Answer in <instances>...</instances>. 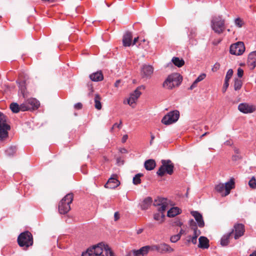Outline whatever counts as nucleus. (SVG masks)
I'll list each match as a JSON object with an SVG mask.
<instances>
[{
  "mask_svg": "<svg viewBox=\"0 0 256 256\" xmlns=\"http://www.w3.org/2000/svg\"><path fill=\"white\" fill-rule=\"evenodd\" d=\"M82 256H115L110 248L107 244L102 242L98 244L88 248L83 252Z\"/></svg>",
  "mask_w": 256,
  "mask_h": 256,
  "instance_id": "1",
  "label": "nucleus"
},
{
  "mask_svg": "<svg viewBox=\"0 0 256 256\" xmlns=\"http://www.w3.org/2000/svg\"><path fill=\"white\" fill-rule=\"evenodd\" d=\"M210 27L212 30L217 34L224 32L226 28V20L222 15L214 14L210 19Z\"/></svg>",
  "mask_w": 256,
  "mask_h": 256,
  "instance_id": "2",
  "label": "nucleus"
},
{
  "mask_svg": "<svg viewBox=\"0 0 256 256\" xmlns=\"http://www.w3.org/2000/svg\"><path fill=\"white\" fill-rule=\"evenodd\" d=\"M18 243L20 247L27 248L33 244L32 234L28 231L22 232L18 238Z\"/></svg>",
  "mask_w": 256,
  "mask_h": 256,
  "instance_id": "3",
  "label": "nucleus"
},
{
  "mask_svg": "<svg viewBox=\"0 0 256 256\" xmlns=\"http://www.w3.org/2000/svg\"><path fill=\"white\" fill-rule=\"evenodd\" d=\"M73 194L70 193L60 200L58 204V211L60 214H64L70 210V204L73 200Z\"/></svg>",
  "mask_w": 256,
  "mask_h": 256,
  "instance_id": "4",
  "label": "nucleus"
},
{
  "mask_svg": "<svg viewBox=\"0 0 256 256\" xmlns=\"http://www.w3.org/2000/svg\"><path fill=\"white\" fill-rule=\"evenodd\" d=\"M161 163L162 166L156 172L158 176H162L165 174L172 175L174 173V164L170 160H162Z\"/></svg>",
  "mask_w": 256,
  "mask_h": 256,
  "instance_id": "5",
  "label": "nucleus"
},
{
  "mask_svg": "<svg viewBox=\"0 0 256 256\" xmlns=\"http://www.w3.org/2000/svg\"><path fill=\"white\" fill-rule=\"evenodd\" d=\"M10 129V126L6 123V116L0 112V140H4L8 137V131Z\"/></svg>",
  "mask_w": 256,
  "mask_h": 256,
  "instance_id": "6",
  "label": "nucleus"
},
{
  "mask_svg": "<svg viewBox=\"0 0 256 256\" xmlns=\"http://www.w3.org/2000/svg\"><path fill=\"white\" fill-rule=\"evenodd\" d=\"M180 116L178 110H174L169 112L162 119V122L164 124L168 125L176 122Z\"/></svg>",
  "mask_w": 256,
  "mask_h": 256,
  "instance_id": "7",
  "label": "nucleus"
},
{
  "mask_svg": "<svg viewBox=\"0 0 256 256\" xmlns=\"http://www.w3.org/2000/svg\"><path fill=\"white\" fill-rule=\"evenodd\" d=\"M174 249L167 244L162 242L157 244L152 245V251H156L160 254L170 253Z\"/></svg>",
  "mask_w": 256,
  "mask_h": 256,
  "instance_id": "8",
  "label": "nucleus"
},
{
  "mask_svg": "<svg viewBox=\"0 0 256 256\" xmlns=\"http://www.w3.org/2000/svg\"><path fill=\"white\" fill-rule=\"evenodd\" d=\"M245 50V46L244 42H238L232 44L230 48V52L232 54L236 56L242 55Z\"/></svg>",
  "mask_w": 256,
  "mask_h": 256,
  "instance_id": "9",
  "label": "nucleus"
},
{
  "mask_svg": "<svg viewBox=\"0 0 256 256\" xmlns=\"http://www.w3.org/2000/svg\"><path fill=\"white\" fill-rule=\"evenodd\" d=\"M153 204L154 206H160L158 211L163 212L166 211L168 206V200L166 198L158 197L154 200Z\"/></svg>",
  "mask_w": 256,
  "mask_h": 256,
  "instance_id": "10",
  "label": "nucleus"
},
{
  "mask_svg": "<svg viewBox=\"0 0 256 256\" xmlns=\"http://www.w3.org/2000/svg\"><path fill=\"white\" fill-rule=\"evenodd\" d=\"M238 109L240 112L244 114H248L256 111V106L254 105L246 103H242L238 105Z\"/></svg>",
  "mask_w": 256,
  "mask_h": 256,
  "instance_id": "11",
  "label": "nucleus"
},
{
  "mask_svg": "<svg viewBox=\"0 0 256 256\" xmlns=\"http://www.w3.org/2000/svg\"><path fill=\"white\" fill-rule=\"evenodd\" d=\"M233 230L234 232V238L238 240L244 234V226L242 224H236L234 225Z\"/></svg>",
  "mask_w": 256,
  "mask_h": 256,
  "instance_id": "12",
  "label": "nucleus"
},
{
  "mask_svg": "<svg viewBox=\"0 0 256 256\" xmlns=\"http://www.w3.org/2000/svg\"><path fill=\"white\" fill-rule=\"evenodd\" d=\"M182 77L178 73H174L169 75L167 78V82L169 80L172 81V85L173 88L178 86L182 82Z\"/></svg>",
  "mask_w": 256,
  "mask_h": 256,
  "instance_id": "13",
  "label": "nucleus"
},
{
  "mask_svg": "<svg viewBox=\"0 0 256 256\" xmlns=\"http://www.w3.org/2000/svg\"><path fill=\"white\" fill-rule=\"evenodd\" d=\"M141 94L142 93L140 91L134 90L133 92L130 94V98L128 99V104L132 108H134L135 103Z\"/></svg>",
  "mask_w": 256,
  "mask_h": 256,
  "instance_id": "14",
  "label": "nucleus"
},
{
  "mask_svg": "<svg viewBox=\"0 0 256 256\" xmlns=\"http://www.w3.org/2000/svg\"><path fill=\"white\" fill-rule=\"evenodd\" d=\"M154 72V68L152 66L144 65L142 68L141 74L142 77L144 78H150Z\"/></svg>",
  "mask_w": 256,
  "mask_h": 256,
  "instance_id": "15",
  "label": "nucleus"
},
{
  "mask_svg": "<svg viewBox=\"0 0 256 256\" xmlns=\"http://www.w3.org/2000/svg\"><path fill=\"white\" fill-rule=\"evenodd\" d=\"M152 246H146L142 247L138 250H133L132 253L134 256H145L150 250H152Z\"/></svg>",
  "mask_w": 256,
  "mask_h": 256,
  "instance_id": "16",
  "label": "nucleus"
},
{
  "mask_svg": "<svg viewBox=\"0 0 256 256\" xmlns=\"http://www.w3.org/2000/svg\"><path fill=\"white\" fill-rule=\"evenodd\" d=\"M247 64L251 70L254 69L256 66V50L251 52L248 54Z\"/></svg>",
  "mask_w": 256,
  "mask_h": 256,
  "instance_id": "17",
  "label": "nucleus"
},
{
  "mask_svg": "<svg viewBox=\"0 0 256 256\" xmlns=\"http://www.w3.org/2000/svg\"><path fill=\"white\" fill-rule=\"evenodd\" d=\"M120 184V182L116 178H110L108 179V182L105 184L106 188L114 189Z\"/></svg>",
  "mask_w": 256,
  "mask_h": 256,
  "instance_id": "18",
  "label": "nucleus"
},
{
  "mask_svg": "<svg viewBox=\"0 0 256 256\" xmlns=\"http://www.w3.org/2000/svg\"><path fill=\"white\" fill-rule=\"evenodd\" d=\"M191 214L194 218L198 226L200 228H203L204 226V222L202 215L197 211H193L191 212Z\"/></svg>",
  "mask_w": 256,
  "mask_h": 256,
  "instance_id": "19",
  "label": "nucleus"
},
{
  "mask_svg": "<svg viewBox=\"0 0 256 256\" xmlns=\"http://www.w3.org/2000/svg\"><path fill=\"white\" fill-rule=\"evenodd\" d=\"M132 35L131 32H127L123 36L122 44L124 46H130L132 44Z\"/></svg>",
  "mask_w": 256,
  "mask_h": 256,
  "instance_id": "20",
  "label": "nucleus"
},
{
  "mask_svg": "<svg viewBox=\"0 0 256 256\" xmlns=\"http://www.w3.org/2000/svg\"><path fill=\"white\" fill-rule=\"evenodd\" d=\"M198 240V248L202 249H206L209 248V240L207 238L204 236H201L200 237Z\"/></svg>",
  "mask_w": 256,
  "mask_h": 256,
  "instance_id": "21",
  "label": "nucleus"
},
{
  "mask_svg": "<svg viewBox=\"0 0 256 256\" xmlns=\"http://www.w3.org/2000/svg\"><path fill=\"white\" fill-rule=\"evenodd\" d=\"M152 202V199L151 197L148 196L145 198L140 204V208L142 210H148L151 206Z\"/></svg>",
  "mask_w": 256,
  "mask_h": 256,
  "instance_id": "22",
  "label": "nucleus"
},
{
  "mask_svg": "<svg viewBox=\"0 0 256 256\" xmlns=\"http://www.w3.org/2000/svg\"><path fill=\"white\" fill-rule=\"evenodd\" d=\"M89 77L93 82H100L104 79L103 74L101 71L94 72L90 74Z\"/></svg>",
  "mask_w": 256,
  "mask_h": 256,
  "instance_id": "23",
  "label": "nucleus"
},
{
  "mask_svg": "<svg viewBox=\"0 0 256 256\" xmlns=\"http://www.w3.org/2000/svg\"><path fill=\"white\" fill-rule=\"evenodd\" d=\"M26 100L30 110L37 109L40 106V102L34 98H30Z\"/></svg>",
  "mask_w": 256,
  "mask_h": 256,
  "instance_id": "24",
  "label": "nucleus"
},
{
  "mask_svg": "<svg viewBox=\"0 0 256 256\" xmlns=\"http://www.w3.org/2000/svg\"><path fill=\"white\" fill-rule=\"evenodd\" d=\"M234 234V230H232L231 232L224 234L221 238L220 244L222 246H227L230 242V239Z\"/></svg>",
  "mask_w": 256,
  "mask_h": 256,
  "instance_id": "25",
  "label": "nucleus"
},
{
  "mask_svg": "<svg viewBox=\"0 0 256 256\" xmlns=\"http://www.w3.org/2000/svg\"><path fill=\"white\" fill-rule=\"evenodd\" d=\"M234 184V182L232 180H230V181L226 182L224 184V188H225L224 194H222V195L224 196L228 195L230 192V190L232 188H233Z\"/></svg>",
  "mask_w": 256,
  "mask_h": 256,
  "instance_id": "26",
  "label": "nucleus"
},
{
  "mask_svg": "<svg viewBox=\"0 0 256 256\" xmlns=\"http://www.w3.org/2000/svg\"><path fill=\"white\" fill-rule=\"evenodd\" d=\"M144 168L148 170H151L156 167V162L153 159L146 160L144 162Z\"/></svg>",
  "mask_w": 256,
  "mask_h": 256,
  "instance_id": "27",
  "label": "nucleus"
},
{
  "mask_svg": "<svg viewBox=\"0 0 256 256\" xmlns=\"http://www.w3.org/2000/svg\"><path fill=\"white\" fill-rule=\"evenodd\" d=\"M181 213V210L178 207H173L169 210L167 213V216L172 218Z\"/></svg>",
  "mask_w": 256,
  "mask_h": 256,
  "instance_id": "28",
  "label": "nucleus"
},
{
  "mask_svg": "<svg viewBox=\"0 0 256 256\" xmlns=\"http://www.w3.org/2000/svg\"><path fill=\"white\" fill-rule=\"evenodd\" d=\"M233 74V70L232 69H229L227 72L224 80V90H226L229 86L228 82L230 79L232 78Z\"/></svg>",
  "mask_w": 256,
  "mask_h": 256,
  "instance_id": "29",
  "label": "nucleus"
},
{
  "mask_svg": "<svg viewBox=\"0 0 256 256\" xmlns=\"http://www.w3.org/2000/svg\"><path fill=\"white\" fill-rule=\"evenodd\" d=\"M172 62L176 66L180 68L184 64V61L182 58L180 59L178 57H174L172 58Z\"/></svg>",
  "mask_w": 256,
  "mask_h": 256,
  "instance_id": "30",
  "label": "nucleus"
},
{
  "mask_svg": "<svg viewBox=\"0 0 256 256\" xmlns=\"http://www.w3.org/2000/svg\"><path fill=\"white\" fill-rule=\"evenodd\" d=\"M17 148L16 146H10L6 150L5 152L7 156H10L14 154Z\"/></svg>",
  "mask_w": 256,
  "mask_h": 256,
  "instance_id": "31",
  "label": "nucleus"
},
{
  "mask_svg": "<svg viewBox=\"0 0 256 256\" xmlns=\"http://www.w3.org/2000/svg\"><path fill=\"white\" fill-rule=\"evenodd\" d=\"M101 98L100 96L96 94L94 96V106L97 110H100L102 108V104L100 102Z\"/></svg>",
  "mask_w": 256,
  "mask_h": 256,
  "instance_id": "32",
  "label": "nucleus"
},
{
  "mask_svg": "<svg viewBox=\"0 0 256 256\" xmlns=\"http://www.w3.org/2000/svg\"><path fill=\"white\" fill-rule=\"evenodd\" d=\"M10 108L14 113H18L20 111H21L20 105L16 102H13L10 104Z\"/></svg>",
  "mask_w": 256,
  "mask_h": 256,
  "instance_id": "33",
  "label": "nucleus"
},
{
  "mask_svg": "<svg viewBox=\"0 0 256 256\" xmlns=\"http://www.w3.org/2000/svg\"><path fill=\"white\" fill-rule=\"evenodd\" d=\"M143 176V174L141 173H138L135 175V176L133 178L132 182L133 184L135 185H138L141 183V179L140 178Z\"/></svg>",
  "mask_w": 256,
  "mask_h": 256,
  "instance_id": "34",
  "label": "nucleus"
},
{
  "mask_svg": "<svg viewBox=\"0 0 256 256\" xmlns=\"http://www.w3.org/2000/svg\"><path fill=\"white\" fill-rule=\"evenodd\" d=\"M242 81L238 78H236L234 83V88L236 90H239L242 86Z\"/></svg>",
  "mask_w": 256,
  "mask_h": 256,
  "instance_id": "35",
  "label": "nucleus"
},
{
  "mask_svg": "<svg viewBox=\"0 0 256 256\" xmlns=\"http://www.w3.org/2000/svg\"><path fill=\"white\" fill-rule=\"evenodd\" d=\"M20 108L22 112L30 110L26 100L20 104Z\"/></svg>",
  "mask_w": 256,
  "mask_h": 256,
  "instance_id": "36",
  "label": "nucleus"
},
{
  "mask_svg": "<svg viewBox=\"0 0 256 256\" xmlns=\"http://www.w3.org/2000/svg\"><path fill=\"white\" fill-rule=\"evenodd\" d=\"M172 84V81L171 80H169L168 82H167L166 78L163 83V87L168 89H172L174 88Z\"/></svg>",
  "mask_w": 256,
  "mask_h": 256,
  "instance_id": "37",
  "label": "nucleus"
},
{
  "mask_svg": "<svg viewBox=\"0 0 256 256\" xmlns=\"http://www.w3.org/2000/svg\"><path fill=\"white\" fill-rule=\"evenodd\" d=\"M215 190L216 192L220 193H222L225 190L224 185L223 184H219L215 187Z\"/></svg>",
  "mask_w": 256,
  "mask_h": 256,
  "instance_id": "38",
  "label": "nucleus"
},
{
  "mask_svg": "<svg viewBox=\"0 0 256 256\" xmlns=\"http://www.w3.org/2000/svg\"><path fill=\"white\" fill-rule=\"evenodd\" d=\"M192 230H193L192 236H196V238L197 239L198 237L200 234V231L198 230L196 226H194Z\"/></svg>",
  "mask_w": 256,
  "mask_h": 256,
  "instance_id": "39",
  "label": "nucleus"
},
{
  "mask_svg": "<svg viewBox=\"0 0 256 256\" xmlns=\"http://www.w3.org/2000/svg\"><path fill=\"white\" fill-rule=\"evenodd\" d=\"M234 24L238 28H242L244 24V21L240 18L234 20Z\"/></svg>",
  "mask_w": 256,
  "mask_h": 256,
  "instance_id": "40",
  "label": "nucleus"
},
{
  "mask_svg": "<svg viewBox=\"0 0 256 256\" xmlns=\"http://www.w3.org/2000/svg\"><path fill=\"white\" fill-rule=\"evenodd\" d=\"M17 83L19 85V88L20 90L22 92V94H24V93L25 91V90L26 88V86H25V82L24 80H22L20 82L17 81Z\"/></svg>",
  "mask_w": 256,
  "mask_h": 256,
  "instance_id": "41",
  "label": "nucleus"
},
{
  "mask_svg": "<svg viewBox=\"0 0 256 256\" xmlns=\"http://www.w3.org/2000/svg\"><path fill=\"white\" fill-rule=\"evenodd\" d=\"M161 213V214L160 213H156L154 214V218L156 220H160L162 219H162L164 217V212Z\"/></svg>",
  "mask_w": 256,
  "mask_h": 256,
  "instance_id": "42",
  "label": "nucleus"
},
{
  "mask_svg": "<svg viewBox=\"0 0 256 256\" xmlns=\"http://www.w3.org/2000/svg\"><path fill=\"white\" fill-rule=\"evenodd\" d=\"M248 185L250 188H256V180L255 178L253 176L249 181Z\"/></svg>",
  "mask_w": 256,
  "mask_h": 256,
  "instance_id": "43",
  "label": "nucleus"
},
{
  "mask_svg": "<svg viewBox=\"0 0 256 256\" xmlns=\"http://www.w3.org/2000/svg\"><path fill=\"white\" fill-rule=\"evenodd\" d=\"M186 241L188 243L192 242L193 244H196L197 242V239L196 238V236H190L188 237Z\"/></svg>",
  "mask_w": 256,
  "mask_h": 256,
  "instance_id": "44",
  "label": "nucleus"
},
{
  "mask_svg": "<svg viewBox=\"0 0 256 256\" xmlns=\"http://www.w3.org/2000/svg\"><path fill=\"white\" fill-rule=\"evenodd\" d=\"M206 77V74L204 73L201 74L196 80H195V82L198 83L200 82V81L204 80Z\"/></svg>",
  "mask_w": 256,
  "mask_h": 256,
  "instance_id": "45",
  "label": "nucleus"
},
{
  "mask_svg": "<svg viewBox=\"0 0 256 256\" xmlns=\"http://www.w3.org/2000/svg\"><path fill=\"white\" fill-rule=\"evenodd\" d=\"M180 235L177 234L172 236L170 237V240L172 242H176L180 239Z\"/></svg>",
  "mask_w": 256,
  "mask_h": 256,
  "instance_id": "46",
  "label": "nucleus"
},
{
  "mask_svg": "<svg viewBox=\"0 0 256 256\" xmlns=\"http://www.w3.org/2000/svg\"><path fill=\"white\" fill-rule=\"evenodd\" d=\"M196 36V29H191L190 31V34H188V36L190 39L194 38Z\"/></svg>",
  "mask_w": 256,
  "mask_h": 256,
  "instance_id": "47",
  "label": "nucleus"
},
{
  "mask_svg": "<svg viewBox=\"0 0 256 256\" xmlns=\"http://www.w3.org/2000/svg\"><path fill=\"white\" fill-rule=\"evenodd\" d=\"M220 68V64L218 62H216L212 66V72H216L218 70H219Z\"/></svg>",
  "mask_w": 256,
  "mask_h": 256,
  "instance_id": "48",
  "label": "nucleus"
},
{
  "mask_svg": "<svg viewBox=\"0 0 256 256\" xmlns=\"http://www.w3.org/2000/svg\"><path fill=\"white\" fill-rule=\"evenodd\" d=\"M238 76L239 78H242L244 74V70L241 68H238Z\"/></svg>",
  "mask_w": 256,
  "mask_h": 256,
  "instance_id": "49",
  "label": "nucleus"
},
{
  "mask_svg": "<svg viewBox=\"0 0 256 256\" xmlns=\"http://www.w3.org/2000/svg\"><path fill=\"white\" fill-rule=\"evenodd\" d=\"M82 104L80 102H78L74 105V108L76 110H80L82 108Z\"/></svg>",
  "mask_w": 256,
  "mask_h": 256,
  "instance_id": "50",
  "label": "nucleus"
},
{
  "mask_svg": "<svg viewBox=\"0 0 256 256\" xmlns=\"http://www.w3.org/2000/svg\"><path fill=\"white\" fill-rule=\"evenodd\" d=\"M189 224L192 229V226H196L195 222L193 220H190L189 221Z\"/></svg>",
  "mask_w": 256,
  "mask_h": 256,
  "instance_id": "51",
  "label": "nucleus"
},
{
  "mask_svg": "<svg viewBox=\"0 0 256 256\" xmlns=\"http://www.w3.org/2000/svg\"><path fill=\"white\" fill-rule=\"evenodd\" d=\"M150 138H151V140H150V145H152V144H153V140H154V139L155 136H154L152 134V133H150Z\"/></svg>",
  "mask_w": 256,
  "mask_h": 256,
  "instance_id": "52",
  "label": "nucleus"
},
{
  "mask_svg": "<svg viewBox=\"0 0 256 256\" xmlns=\"http://www.w3.org/2000/svg\"><path fill=\"white\" fill-rule=\"evenodd\" d=\"M128 135L127 134L124 135L122 138V142H123V143L125 142L126 141V140H128Z\"/></svg>",
  "mask_w": 256,
  "mask_h": 256,
  "instance_id": "53",
  "label": "nucleus"
},
{
  "mask_svg": "<svg viewBox=\"0 0 256 256\" xmlns=\"http://www.w3.org/2000/svg\"><path fill=\"white\" fill-rule=\"evenodd\" d=\"M114 220L116 221L120 218L119 214L118 212H116L114 214Z\"/></svg>",
  "mask_w": 256,
  "mask_h": 256,
  "instance_id": "54",
  "label": "nucleus"
},
{
  "mask_svg": "<svg viewBox=\"0 0 256 256\" xmlns=\"http://www.w3.org/2000/svg\"><path fill=\"white\" fill-rule=\"evenodd\" d=\"M146 88L145 86L144 85L140 86H138L135 90H139L140 91V90H144Z\"/></svg>",
  "mask_w": 256,
  "mask_h": 256,
  "instance_id": "55",
  "label": "nucleus"
},
{
  "mask_svg": "<svg viewBox=\"0 0 256 256\" xmlns=\"http://www.w3.org/2000/svg\"><path fill=\"white\" fill-rule=\"evenodd\" d=\"M197 84L198 83H196L195 82V80H194V82L192 83V84L190 86V89L191 90L194 89V88H196V86Z\"/></svg>",
  "mask_w": 256,
  "mask_h": 256,
  "instance_id": "56",
  "label": "nucleus"
},
{
  "mask_svg": "<svg viewBox=\"0 0 256 256\" xmlns=\"http://www.w3.org/2000/svg\"><path fill=\"white\" fill-rule=\"evenodd\" d=\"M120 83V80H116V82L114 83V86L116 87V88L118 87Z\"/></svg>",
  "mask_w": 256,
  "mask_h": 256,
  "instance_id": "57",
  "label": "nucleus"
},
{
  "mask_svg": "<svg viewBox=\"0 0 256 256\" xmlns=\"http://www.w3.org/2000/svg\"><path fill=\"white\" fill-rule=\"evenodd\" d=\"M184 232H185V231H184V230L181 229V230H180V232L178 234H179V235H180V237H181V236H182V234H184Z\"/></svg>",
  "mask_w": 256,
  "mask_h": 256,
  "instance_id": "58",
  "label": "nucleus"
},
{
  "mask_svg": "<svg viewBox=\"0 0 256 256\" xmlns=\"http://www.w3.org/2000/svg\"><path fill=\"white\" fill-rule=\"evenodd\" d=\"M143 231H144L143 228H139L138 230H137L136 233L138 234H140L141 233H142Z\"/></svg>",
  "mask_w": 256,
  "mask_h": 256,
  "instance_id": "59",
  "label": "nucleus"
},
{
  "mask_svg": "<svg viewBox=\"0 0 256 256\" xmlns=\"http://www.w3.org/2000/svg\"><path fill=\"white\" fill-rule=\"evenodd\" d=\"M176 225L179 226H181L182 225V222L180 221L176 222Z\"/></svg>",
  "mask_w": 256,
  "mask_h": 256,
  "instance_id": "60",
  "label": "nucleus"
},
{
  "mask_svg": "<svg viewBox=\"0 0 256 256\" xmlns=\"http://www.w3.org/2000/svg\"><path fill=\"white\" fill-rule=\"evenodd\" d=\"M138 40V37L135 38L133 40V44H135Z\"/></svg>",
  "mask_w": 256,
  "mask_h": 256,
  "instance_id": "61",
  "label": "nucleus"
},
{
  "mask_svg": "<svg viewBox=\"0 0 256 256\" xmlns=\"http://www.w3.org/2000/svg\"><path fill=\"white\" fill-rule=\"evenodd\" d=\"M240 158V157L238 156H233V160H236Z\"/></svg>",
  "mask_w": 256,
  "mask_h": 256,
  "instance_id": "62",
  "label": "nucleus"
},
{
  "mask_svg": "<svg viewBox=\"0 0 256 256\" xmlns=\"http://www.w3.org/2000/svg\"><path fill=\"white\" fill-rule=\"evenodd\" d=\"M122 121H120V123L119 124H118L117 123V125H116V126L115 127H117L118 128H120L121 126H122Z\"/></svg>",
  "mask_w": 256,
  "mask_h": 256,
  "instance_id": "63",
  "label": "nucleus"
},
{
  "mask_svg": "<svg viewBox=\"0 0 256 256\" xmlns=\"http://www.w3.org/2000/svg\"><path fill=\"white\" fill-rule=\"evenodd\" d=\"M250 256H256V250L252 254H251Z\"/></svg>",
  "mask_w": 256,
  "mask_h": 256,
  "instance_id": "64",
  "label": "nucleus"
}]
</instances>
